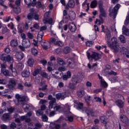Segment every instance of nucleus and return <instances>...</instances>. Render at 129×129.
Returning a JSON list of instances; mask_svg holds the SVG:
<instances>
[{"instance_id": "53", "label": "nucleus", "mask_w": 129, "mask_h": 129, "mask_svg": "<svg viewBox=\"0 0 129 129\" xmlns=\"http://www.w3.org/2000/svg\"><path fill=\"white\" fill-rule=\"evenodd\" d=\"M33 18H34V13H30L28 14L27 16V19H28V20H33Z\"/></svg>"}, {"instance_id": "51", "label": "nucleus", "mask_w": 129, "mask_h": 129, "mask_svg": "<svg viewBox=\"0 0 129 129\" xmlns=\"http://www.w3.org/2000/svg\"><path fill=\"white\" fill-rule=\"evenodd\" d=\"M33 18L34 19V20H35V21H39L40 20V16H39V15L36 13H34Z\"/></svg>"}, {"instance_id": "13", "label": "nucleus", "mask_w": 129, "mask_h": 129, "mask_svg": "<svg viewBox=\"0 0 129 129\" xmlns=\"http://www.w3.org/2000/svg\"><path fill=\"white\" fill-rule=\"evenodd\" d=\"M67 95L64 93H59L55 95V97L57 100H60V99H65Z\"/></svg>"}, {"instance_id": "62", "label": "nucleus", "mask_w": 129, "mask_h": 129, "mask_svg": "<svg viewBox=\"0 0 129 129\" xmlns=\"http://www.w3.org/2000/svg\"><path fill=\"white\" fill-rule=\"evenodd\" d=\"M20 5H21V0H16L15 3V5L14 4V6L20 7Z\"/></svg>"}, {"instance_id": "34", "label": "nucleus", "mask_w": 129, "mask_h": 129, "mask_svg": "<svg viewBox=\"0 0 129 129\" xmlns=\"http://www.w3.org/2000/svg\"><path fill=\"white\" fill-rule=\"evenodd\" d=\"M68 87L70 89H72V90H75V89H76V84L73 83H70Z\"/></svg>"}, {"instance_id": "17", "label": "nucleus", "mask_w": 129, "mask_h": 129, "mask_svg": "<svg viewBox=\"0 0 129 129\" xmlns=\"http://www.w3.org/2000/svg\"><path fill=\"white\" fill-rule=\"evenodd\" d=\"M120 119L121 121H122V122L125 123L126 124L128 123V118L124 115H121L120 116Z\"/></svg>"}, {"instance_id": "4", "label": "nucleus", "mask_w": 129, "mask_h": 129, "mask_svg": "<svg viewBox=\"0 0 129 129\" xmlns=\"http://www.w3.org/2000/svg\"><path fill=\"white\" fill-rule=\"evenodd\" d=\"M1 60L3 61V62H11V61H13L14 59L13 58V56H11V55L3 53L1 56Z\"/></svg>"}, {"instance_id": "61", "label": "nucleus", "mask_w": 129, "mask_h": 129, "mask_svg": "<svg viewBox=\"0 0 129 129\" xmlns=\"http://www.w3.org/2000/svg\"><path fill=\"white\" fill-rule=\"evenodd\" d=\"M17 88L20 90H23L24 89V86L21 83H19L18 84Z\"/></svg>"}, {"instance_id": "40", "label": "nucleus", "mask_w": 129, "mask_h": 129, "mask_svg": "<svg viewBox=\"0 0 129 129\" xmlns=\"http://www.w3.org/2000/svg\"><path fill=\"white\" fill-rule=\"evenodd\" d=\"M85 101L87 104H89V103H90V101H91V97L90 96L87 95V96L85 97Z\"/></svg>"}, {"instance_id": "15", "label": "nucleus", "mask_w": 129, "mask_h": 129, "mask_svg": "<svg viewBox=\"0 0 129 129\" xmlns=\"http://www.w3.org/2000/svg\"><path fill=\"white\" fill-rule=\"evenodd\" d=\"M22 46H24L25 48H28L31 46V42L28 39H24L22 41Z\"/></svg>"}, {"instance_id": "25", "label": "nucleus", "mask_w": 129, "mask_h": 129, "mask_svg": "<svg viewBox=\"0 0 129 129\" xmlns=\"http://www.w3.org/2000/svg\"><path fill=\"white\" fill-rule=\"evenodd\" d=\"M115 103L119 108H122L123 107V102L121 100H117L115 101Z\"/></svg>"}, {"instance_id": "6", "label": "nucleus", "mask_w": 129, "mask_h": 129, "mask_svg": "<svg viewBox=\"0 0 129 129\" xmlns=\"http://www.w3.org/2000/svg\"><path fill=\"white\" fill-rule=\"evenodd\" d=\"M47 98L48 100H50L49 101V105L48 107L49 109H52L54 106V105L56 103V99L55 98H53V96L51 95H48Z\"/></svg>"}, {"instance_id": "43", "label": "nucleus", "mask_w": 129, "mask_h": 129, "mask_svg": "<svg viewBox=\"0 0 129 129\" xmlns=\"http://www.w3.org/2000/svg\"><path fill=\"white\" fill-rule=\"evenodd\" d=\"M2 33L4 35H7L9 33V29H8V28L7 27H3Z\"/></svg>"}, {"instance_id": "37", "label": "nucleus", "mask_w": 129, "mask_h": 129, "mask_svg": "<svg viewBox=\"0 0 129 129\" xmlns=\"http://www.w3.org/2000/svg\"><path fill=\"white\" fill-rule=\"evenodd\" d=\"M47 30V26H42L40 29V31L38 32L39 35H44V32L43 31H46Z\"/></svg>"}, {"instance_id": "35", "label": "nucleus", "mask_w": 129, "mask_h": 129, "mask_svg": "<svg viewBox=\"0 0 129 129\" xmlns=\"http://www.w3.org/2000/svg\"><path fill=\"white\" fill-rule=\"evenodd\" d=\"M27 64L30 67H33L34 65V59L29 58L27 61Z\"/></svg>"}, {"instance_id": "52", "label": "nucleus", "mask_w": 129, "mask_h": 129, "mask_svg": "<svg viewBox=\"0 0 129 129\" xmlns=\"http://www.w3.org/2000/svg\"><path fill=\"white\" fill-rule=\"evenodd\" d=\"M93 41H88L86 42V45L88 47H91L92 46V44H94Z\"/></svg>"}, {"instance_id": "12", "label": "nucleus", "mask_w": 129, "mask_h": 129, "mask_svg": "<svg viewBox=\"0 0 129 129\" xmlns=\"http://www.w3.org/2000/svg\"><path fill=\"white\" fill-rule=\"evenodd\" d=\"M9 7L12 8V9H13L15 14H20V13H21V8H20V6H16V5H14L12 3H10L9 4Z\"/></svg>"}, {"instance_id": "63", "label": "nucleus", "mask_w": 129, "mask_h": 129, "mask_svg": "<svg viewBox=\"0 0 129 129\" xmlns=\"http://www.w3.org/2000/svg\"><path fill=\"white\" fill-rule=\"evenodd\" d=\"M36 5L37 8H42V7L43 6V5H42V3L41 2V1H37Z\"/></svg>"}, {"instance_id": "55", "label": "nucleus", "mask_w": 129, "mask_h": 129, "mask_svg": "<svg viewBox=\"0 0 129 129\" xmlns=\"http://www.w3.org/2000/svg\"><path fill=\"white\" fill-rule=\"evenodd\" d=\"M106 115L107 116H112L113 115V112H112V110H109L106 112Z\"/></svg>"}, {"instance_id": "3", "label": "nucleus", "mask_w": 129, "mask_h": 129, "mask_svg": "<svg viewBox=\"0 0 129 129\" xmlns=\"http://www.w3.org/2000/svg\"><path fill=\"white\" fill-rule=\"evenodd\" d=\"M120 8V5L119 4H117L113 8L111 9V8L109 9L110 15L112 16L114 19H115L116 17V15H117V12H118V10Z\"/></svg>"}, {"instance_id": "31", "label": "nucleus", "mask_w": 129, "mask_h": 129, "mask_svg": "<svg viewBox=\"0 0 129 129\" xmlns=\"http://www.w3.org/2000/svg\"><path fill=\"white\" fill-rule=\"evenodd\" d=\"M74 102L78 105L77 107L78 109H82L83 108V103L79 102L78 101H75Z\"/></svg>"}, {"instance_id": "33", "label": "nucleus", "mask_w": 129, "mask_h": 129, "mask_svg": "<svg viewBox=\"0 0 129 129\" xmlns=\"http://www.w3.org/2000/svg\"><path fill=\"white\" fill-rule=\"evenodd\" d=\"M10 70H11L12 72L14 73L15 76H17L18 75V73H17V70H16V68H14L13 67V64H11L9 67Z\"/></svg>"}, {"instance_id": "8", "label": "nucleus", "mask_w": 129, "mask_h": 129, "mask_svg": "<svg viewBox=\"0 0 129 129\" xmlns=\"http://www.w3.org/2000/svg\"><path fill=\"white\" fill-rule=\"evenodd\" d=\"M99 9L100 12V17H104V18H106V14L105 13V11H104V9H103V4L102 3V1L99 2Z\"/></svg>"}, {"instance_id": "10", "label": "nucleus", "mask_w": 129, "mask_h": 129, "mask_svg": "<svg viewBox=\"0 0 129 129\" xmlns=\"http://www.w3.org/2000/svg\"><path fill=\"white\" fill-rule=\"evenodd\" d=\"M32 115V112H29L26 114V116H21V118L22 120H25L26 122H30L31 121V118L28 117H31V116Z\"/></svg>"}, {"instance_id": "14", "label": "nucleus", "mask_w": 129, "mask_h": 129, "mask_svg": "<svg viewBox=\"0 0 129 129\" xmlns=\"http://www.w3.org/2000/svg\"><path fill=\"white\" fill-rule=\"evenodd\" d=\"M24 57H25V55H24V53L22 51L17 52L16 54V58L19 61H21V60L24 59Z\"/></svg>"}, {"instance_id": "39", "label": "nucleus", "mask_w": 129, "mask_h": 129, "mask_svg": "<svg viewBox=\"0 0 129 129\" xmlns=\"http://www.w3.org/2000/svg\"><path fill=\"white\" fill-rule=\"evenodd\" d=\"M42 70L41 69H37L34 70L33 73V76H37V74H39L40 72H41Z\"/></svg>"}, {"instance_id": "9", "label": "nucleus", "mask_w": 129, "mask_h": 129, "mask_svg": "<svg viewBox=\"0 0 129 129\" xmlns=\"http://www.w3.org/2000/svg\"><path fill=\"white\" fill-rule=\"evenodd\" d=\"M19 105H21L22 106V108L25 112L29 111V110H30L31 108H32V105L26 103V101H24L23 104H20Z\"/></svg>"}, {"instance_id": "44", "label": "nucleus", "mask_w": 129, "mask_h": 129, "mask_svg": "<svg viewBox=\"0 0 129 129\" xmlns=\"http://www.w3.org/2000/svg\"><path fill=\"white\" fill-rule=\"evenodd\" d=\"M101 122H102V123H106L107 121H106V116H102L100 118Z\"/></svg>"}, {"instance_id": "23", "label": "nucleus", "mask_w": 129, "mask_h": 129, "mask_svg": "<svg viewBox=\"0 0 129 129\" xmlns=\"http://www.w3.org/2000/svg\"><path fill=\"white\" fill-rule=\"evenodd\" d=\"M111 37V34L110 33V31L109 30H107L106 32V34H105V40H106L107 43L108 41H110V38Z\"/></svg>"}, {"instance_id": "47", "label": "nucleus", "mask_w": 129, "mask_h": 129, "mask_svg": "<svg viewBox=\"0 0 129 129\" xmlns=\"http://www.w3.org/2000/svg\"><path fill=\"white\" fill-rule=\"evenodd\" d=\"M3 118L4 120H8L10 119V115L8 113L4 114Z\"/></svg>"}, {"instance_id": "20", "label": "nucleus", "mask_w": 129, "mask_h": 129, "mask_svg": "<svg viewBox=\"0 0 129 129\" xmlns=\"http://www.w3.org/2000/svg\"><path fill=\"white\" fill-rule=\"evenodd\" d=\"M104 72L105 74H107V75H114L115 76L117 75V73L113 72V71H109V70L105 69Z\"/></svg>"}, {"instance_id": "26", "label": "nucleus", "mask_w": 129, "mask_h": 129, "mask_svg": "<svg viewBox=\"0 0 129 129\" xmlns=\"http://www.w3.org/2000/svg\"><path fill=\"white\" fill-rule=\"evenodd\" d=\"M77 95L79 98H82L85 95V91L84 90H79L77 92Z\"/></svg>"}, {"instance_id": "32", "label": "nucleus", "mask_w": 129, "mask_h": 129, "mask_svg": "<svg viewBox=\"0 0 129 129\" xmlns=\"http://www.w3.org/2000/svg\"><path fill=\"white\" fill-rule=\"evenodd\" d=\"M68 66L70 67V68H71L72 69H74V68H75V66H76V63H75V62L73 61L72 62L70 61L69 59Z\"/></svg>"}, {"instance_id": "30", "label": "nucleus", "mask_w": 129, "mask_h": 129, "mask_svg": "<svg viewBox=\"0 0 129 129\" xmlns=\"http://www.w3.org/2000/svg\"><path fill=\"white\" fill-rule=\"evenodd\" d=\"M62 51L64 54H69V53L71 52V48L69 46H66L63 48Z\"/></svg>"}, {"instance_id": "21", "label": "nucleus", "mask_w": 129, "mask_h": 129, "mask_svg": "<svg viewBox=\"0 0 129 129\" xmlns=\"http://www.w3.org/2000/svg\"><path fill=\"white\" fill-rule=\"evenodd\" d=\"M41 45L43 48L44 50H48V46H50V42L47 41V42H42L41 43Z\"/></svg>"}, {"instance_id": "58", "label": "nucleus", "mask_w": 129, "mask_h": 129, "mask_svg": "<svg viewBox=\"0 0 129 129\" xmlns=\"http://www.w3.org/2000/svg\"><path fill=\"white\" fill-rule=\"evenodd\" d=\"M56 42H57L56 41V39L53 37L50 38V42H49L50 43V45H51V43H53L54 44V45H55V43H56Z\"/></svg>"}, {"instance_id": "11", "label": "nucleus", "mask_w": 129, "mask_h": 129, "mask_svg": "<svg viewBox=\"0 0 129 129\" xmlns=\"http://www.w3.org/2000/svg\"><path fill=\"white\" fill-rule=\"evenodd\" d=\"M17 85V80L15 79H11L9 81L8 88L10 89H14L15 88V86Z\"/></svg>"}, {"instance_id": "50", "label": "nucleus", "mask_w": 129, "mask_h": 129, "mask_svg": "<svg viewBox=\"0 0 129 129\" xmlns=\"http://www.w3.org/2000/svg\"><path fill=\"white\" fill-rule=\"evenodd\" d=\"M40 75L43 78H48V74L45 72H42L40 73Z\"/></svg>"}, {"instance_id": "2", "label": "nucleus", "mask_w": 129, "mask_h": 129, "mask_svg": "<svg viewBox=\"0 0 129 129\" xmlns=\"http://www.w3.org/2000/svg\"><path fill=\"white\" fill-rule=\"evenodd\" d=\"M87 57L88 59L89 60L90 58L92 59H94L95 61H97V60H99V59H101V54H99L97 52H93L92 54L90 53L89 52H87Z\"/></svg>"}, {"instance_id": "56", "label": "nucleus", "mask_w": 129, "mask_h": 129, "mask_svg": "<svg viewBox=\"0 0 129 129\" xmlns=\"http://www.w3.org/2000/svg\"><path fill=\"white\" fill-rule=\"evenodd\" d=\"M1 72H3L4 75H5V76H8L10 75V72L8 70H3Z\"/></svg>"}, {"instance_id": "59", "label": "nucleus", "mask_w": 129, "mask_h": 129, "mask_svg": "<svg viewBox=\"0 0 129 129\" xmlns=\"http://www.w3.org/2000/svg\"><path fill=\"white\" fill-rule=\"evenodd\" d=\"M43 110H39L37 111L36 115H37V116H40V115H42V116H43Z\"/></svg>"}, {"instance_id": "18", "label": "nucleus", "mask_w": 129, "mask_h": 129, "mask_svg": "<svg viewBox=\"0 0 129 129\" xmlns=\"http://www.w3.org/2000/svg\"><path fill=\"white\" fill-rule=\"evenodd\" d=\"M74 7H75V2H74V0H70L66 7V9H68V7L73 9Z\"/></svg>"}, {"instance_id": "64", "label": "nucleus", "mask_w": 129, "mask_h": 129, "mask_svg": "<svg viewBox=\"0 0 129 129\" xmlns=\"http://www.w3.org/2000/svg\"><path fill=\"white\" fill-rule=\"evenodd\" d=\"M43 121H48V117L46 115H43L42 116Z\"/></svg>"}, {"instance_id": "19", "label": "nucleus", "mask_w": 129, "mask_h": 129, "mask_svg": "<svg viewBox=\"0 0 129 129\" xmlns=\"http://www.w3.org/2000/svg\"><path fill=\"white\" fill-rule=\"evenodd\" d=\"M98 77L100 80L101 85H102V86H103L104 88H106V87H107V83H106V82L104 81V80L102 79V77H101L100 75H99V74L98 75Z\"/></svg>"}, {"instance_id": "49", "label": "nucleus", "mask_w": 129, "mask_h": 129, "mask_svg": "<svg viewBox=\"0 0 129 129\" xmlns=\"http://www.w3.org/2000/svg\"><path fill=\"white\" fill-rule=\"evenodd\" d=\"M43 36H44V35H41L38 33V35L37 36V41L38 42H42V40H43Z\"/></svg>"}, {"instance_id": "45", "label": "nucleus", "mask_w": 129, "mask_h": 129, "mask_svg": "<svg viewBox=\"0 0 129 129\" xmlns=\"http://www.w3.org/2000/svg\"><path fill=\"white\" fill-rule=\"evenodd\" d=\"M57 63L59 64V65H65V62L63 61V59L60 57H57Z\"/></svg>"}, {"instance_id": "27", "label": "nucleus", "mask_w": 129, "mask_h": 129, "mask_svg": "<svg viewBox=\"0 0 129 129\" xmlns=\"http://www.w3.org/2000/svg\"><path fill=\"white\" fill-rule=\"evenodd\" d=\"M21 75L22 77H24L25 78H27V77H29L30 76V72L28 71H23Z\"/></svg>"}, {"instance_id": "28", "label": "nucleus", "mask_w": 129, "mask_h": 129, "mask_svg": "<svg viewBox=\"0 0 129 129\" xmlns=\"http://www.w3.org/2000/svg\"><path fill=\"white\" fill-rule=\"evenodd\" d=\"M10 45L11 47H17V46L18 45V40L13 39L10 42Z\"/></svg>"}, {"instance_id": "22", "label": "nucleus", "mask_w": 129, "mask_h": 129, "mask_svg": "<svg viewBox=\"0 0 129 129\" xmlns=\"http://www.w3.org/2000/svg\"><path fill=\"white\" fill-rule=\"evenodd\" d=\"M88 67L89 69L93 70V71H96V69H97V63H93L92 66L90 63H88Z\"/></svg>"}, {"instance_id": "36", "label": "nucleus", "mask_w": 129, "mask_h": 129, "mask_svg": "<svg viewBox=\"0 0 129 129\" xmlns=\"http://www.w3.org/2000/svg\"><path fill=\"white\" fill-rule=\"evenodd\" d=\"M121 53L123 54V55H126L127 54H128V51L125 47H121Z\"/></svg>"}, {"instance_id": "1", "label": "nucleus", "mask_w": 129, "mask_h": 129, "mask_svg": "<svg viewBox=\"0 0 129 129\" xmlns=\"http://www.w3.org/2000/svg\"><path fill=\"white\" fill-rule=\"evenodd\" d=\"M107 46L112 50H113V52L115 53H117L118 52V50H119V48L118 47V42H117V39L115 37H113L110 41H108Z\"/></svg>"}, {"instance_id": "48", "label": "nucleus", "mask_w": 129, "mask_h": 129, "mask_svg": "<svg viewBox=\"0 0 129 129\" xmlns=\"http://www.w3.org/2000/svg\"><path fill=\"white\" fill-rule=\"evenodd\" d=\"M119 39L121 43H125V37H124L123 35H121L120 37H119Z\"/></svg>"}, {"instance_id": "54", "label": "nucleus", "mask_w": 129, "mask_h": 129, "mask_svg": "<svg viewBox=\"0 0 129 129\" xmlns=\"http://www.w3.org/2000/svg\"><path fill=\"white\" fill-rule=\"evenodd\" d=\"M61 108H62V107H61V106L56 105L53 108V109H54V111H59V110H61Z\"/></svg>"}, {"instance_id": "57", "label": "nucleus", "mask_w": 129, "mask_h": 129, "mask_svg": "<svg viewBox=\"0 0 129 129\" xmlns=\"http://www.w3.org/2000/svg\"><path fill=\"white\" fill-rule=\"evenodd\" d=\"M67 118L68 120L69 121H70V122H72V121H73V120L74 119V117H73V116H70V115H68Z\"/></svg>"}, {"instance_id": "42", "label": "nucleus", "mask_w": 129, "mask_h": 129, "mask_svg": "<svg viewBox=\"0 0 129 129\" xmlns=\"http://www.w3.org/2000/svg\"><path fill=\"white\" fill-rule=\"evenodd\" d=\"M100 19L101 20H99L98 19H96V21L95 22V24H97V23H99V25H100L102 23H103V18H102V17L99 16Z\"/></svg>"}, {"instance_id": "46", "label": "nucleus", "mask_w": 129, "mask_h": 129, "mask_svg": "<svg viewBox=\"0 0 129 129\" xmlns=\"http://www.w3.org/2000/svg\"><path fill=\"white\" fill-rule=\"evenodd\" d=\"M17 68L20 71H22L24 68V65H23V63H19L17 65Z\"/></svg>"}, {"instance_id": "41", "label": "nucleus", "mask_w": 129, "mask_h": 129, "mask_svg": "<svg viewBox=\"0 0 129 129\" xmlns=\"http://www.w3.org/2000/svg\"><path fill=\"white\" fill-rule=\"evenodd\" d=\"M97 6V1L96 0L93 1L91 3V8L92 9H94L95 8H96Z\"/></svg>"}, {"instance_id": "7", "label": "nucleus", "mask_w": 129, "mask_h": 129, "mask_svg": "<svg viewBox=\"0 0 129 129\" xmlns=\"http://www.w3.org/2000/svg\"><path fill=\"white\" fill-rule=\"evenodd\" d=\"M16 99L18 100L17 105L23 104L24 101H26V96H20L19 94H17L15 96Z\"/></svg>"}, {"instance_id": "29", "label": "nucleus", "mask_w": 129, "mask_h": 129, "mask_svg": "<svg viewBox=\"0 0 129 129\" xmlns=\"http://www.w3.org/2000/svg\"><path fill=\"white\" fill-rule=\"evenodd\" d=\"M122 33L123 35H125V36H129V29L124 26L122 28Z\"/></svg>"}, {"instance_id": "24", "label": "nucleus", "mask_w": 129, "mask_h": 129, "mask_svg": "<svg viewBox=\"0 0 129 129\" xmlns=\"http://www.w3.org/2000/svg\"><path fill=\"white\" fill-rule=\"evenodd\" d=\"M86 113H87V115H94V111L93 110L90 108H87L85 110Z\"/></svg>"}, {"instance_id": "16", "label": "nucleus", "mask_w": 129, "mask_h": 129, "mask_svg": "<svg viewBox=\"0 0 129 129\" xmlns=\"http://www.w3.org/2000/svg\"><path fill=\"white\" fill-rule=\"evenodd\" d=\"M69 29H70L71 32L74 33L77 29L76 25L74 23H70L69 24Z\"/></svg>"}, {"instance_id": "60", "label": "nucleus", "mask_w": 129, "mask_h": 129, "mask_svg": "<svg viewBox=\"0 0 129 129\" xmlns=\"http://www.w3.org/2000/svg\"><path fill=\"white\" fill-rule=\"evenodd\" d=\"M55 45L62 47V46H63V42H62V41H56V43H55Z\"/></svg>"}, {"instance_id": "5", "label": "nucleus", "mask_w": 129, "mask_h": 129, "mask_svg": "<svg viewBox=\"0 0 129 129\" xmlns=\"http://www.w3.org/2000/svg\"><path fill=\"white\" fill-rule=\"evenodd\" d=\"M82 79V78H81V74L74 75L72 78V82L74 84L77 85V84L81 81Z\"/></svg>"}, {"instance_id": "38", "label": "nucleus", "mask_w": 129, "mask_h": 129, "mask_svg": "<svg viewBox=\"0 0 129 129\" xmlns=\"http://www.w3.org/2000/svg\"><path fill=\"white\" fill-rule=\"evenodd\" d=\"M31 53L34 56H37L38 55V51L37 49L33 47L31 49Z\"/></svg>"}]
</instances>
